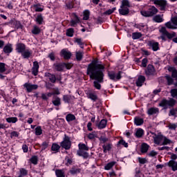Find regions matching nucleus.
<instances>
[{"instance_id": "nucleus-20", "label": "nucleus", "mask_w": 177, "mask_h": 177, "mask_svg": "<svg viewBox=\"0 0 177 177\" xmlns=\"http://www.w3.org/2000/svg\"><path fill=\"white\" fill-rule=\"evenodd\" d=\"M158 42H154V41H149V46L150 48H152V50L153 52H157V50H160V46H159Z\"/></svg>"}, {"instance_id": "nucleus-51", "label": "nucleus", "mask_w": 177, "mask_h": 177, "mask_svg": "<svg viewBox=\"0 0 177 177\" xmlns=\"http://www.w3.org/2000/svg\"><path fill=\"white\" fill-rule=\"evenodd\" d=\"M172 143V141L171 140L167 138V137L164 136L163 137V142L160 145V146H166L167 145H171Z\"/></svg>"}, {"instance_id": "nucleus-35", "label": "nucleus", "mask_w": 177, "mask_h": 177, "mask_svg": "<svg viewBox=\"0 0 177 177\" xmlns=\"http://www.w3.org/2000/svg\"><path fill=\"white\" fill-rule=\"evenodd\" d=\"M52 103L55 107H59L62 105V100L59 97H55L54 100L52 101Z\"/></svg>"}, {"instance_id": "nucleus-19", "label": "nucleus", "mask_w": 177, "mask_h": 177, "mask_svg": "<svg viewBox=\"0 0 177 177\" xmlns=\"http://www.w3.org/2000/svg\"><path fill=\"white\" fill-rule=\"evenodd\" d=\"M61 147L62 146L59 145V144L53 142L51 145V151H53V154H56V153H60Z\"/></svg>"}, {"instance_id": "nucleus-48", "label": "nucleus", "mask_w": 177, "mask_h": 177, "mask_svg": "<svg viewBox=\"0 0 177 177\" xmlns=\"http://www.w3.org/2000/svg\"><path fill=\"white\" fill-rule=\"evenodd\" d=\"M55 175L57 177H66V174H64V171L62 169H57L55 171Z\"/></svg>"}, {"instance_id": "nucleus-64", "label": "nucleus", "mask_w": 177, "mask_h": 177, "mask_svg": "<svg viewBox=\"0 0 177 177\" xmlns=\"http://www.w3.org/2000/svg\"><path fill=\"white\" fill-rule=\"evenodd\" d=\"M171 77L172 78H176V81H177V70L174 69L171 72Z\"/></svg>"}, {"instance_id": "nucleus-3", "label": "nucleus", "mask_w": 177, "mask_h": 177, "mask_svg": "<svg viewBox=\"0 0 177 177\" xmlns=\"http://www.w3.org/2000/svg\"><path fill=\"white\" fill-rule=\"evenodd\" d=\"M176 104V100L174 98H170V100H167L165 98L162 99L159 103L160 107H163L165 110H167L169 107H174Z\"/></svg>"}, {"instance_id": "nucleus-41", "label": "nucleus", "mask_w": 177, "mask_h": 177, "mask_svg": "<svg viewBox=\"0 0 177 177\" xmlns=\"http://www.w3.org/2000/svg\"><path fill=\"white\" fill-rule=\"evenodd\" d=\"M153 20L155 23H162V21H164V19H162V17L160 15H157L153 17Z\"/></svg>"}, {"instance_id": "nucleus-62", "label": "nucleus", "mask_w": 177, "mask_h": 177, "mask_svg": "<svg viewBox=\"0 0 177 177\" xmlns=\"http://www.w3.org/2000/svg\"><path fill=\"white\" fill-rule=\"evenodd\" d=\"M115 9H116L115 8H113L112 9H109L108 10L104 12V15L110 16V15H113V13H114V11L115 10Z\"/></svg>"}, {"instance_id": "nucleus-25", "label": "nucleus", "mask_w": 177, "mask_h": 177, "mask_svg": "<svg viewBox=\"0 0 177 177\" xmlns=\"http://www.w3.org/2000/svg\"><path fill=\"white\" fill-rule=\"evenodd\" d=\"M119 15L121 16H128L129 15V8H120L118 10Z\"/></svg>"}, {"instance_id": "nucleus-38", "label": "nucleus", "mask_w": 177, "mask_h": 177, "mask_svg": "<svg viewBox=\"0 0 177 177\" xmlns=\"http://www.w3.org/2000/svg\"><path fill=\"white\" fill-rule=\"evenodd\" d=\"M120 8H131V3L129 2V0H122Z\"/></svg>"}, {"instance_id": "nucleus-21", "label": "nucleus", "mask_w": 177, "mask_h": 177, "mask_svg": "<svg viewBox=\"0 0 177 177\" xmlns=\"http://www.w3.org/2000/svg\"><path fill=\"white\" fill-rule=\"evenodd\" d=\"M145 123V120L139 116H136L134 118V125H136V127H140L141 125H143Z\"/></svg>"}, {"instance_id": "nucleus-17", "label": "nucleus", "mask_w": 177, "mask_h": 177, "mask_svg": "<svg viewBox=\"0 0 177 177\" xmlns=\"http://www.w3.org/2000/svg\"><path fill=\"white\" fill-rule=\"evenodd\" d=\"M95 125L97 127L98 129H104V128L107 127V120L102 119L100 122H96Z\"/></svg>"}, {"instance_id": "nucleus-39", "label": "nucleus", "mask_w": 177, "mask_h": 177, "mask_svg": "<svg viewBox=\"0 0 177 177\" xmlns=\"http://www.w3.org/2000/svg\"><path fill=\"white\" fill-rule=\"evenodd\" d=\"M32 34H33L34 35H38L41 34V28H39V27L36 25L34 26L32 30Z\"/></svg>"}, {"instance_id": "nucleus-8", "label": "nucleus", "mask_w": 177, "mask_h": 177, "mask_svg": "<svg viewBox=\"0 0 177 177\" xmlns=\"http://www.w3.org/2000/svg\"><path fill=\"white\" fill-rule=\"evenodd\" d=\"M8 26H14L17 30H23L24 28V26L23 24H21V22L20 21L16 20V19H12L10 21L7 23Z\"/></svg>"}, {"instance_id": "nucleus-34", "label": "nucleus", "mask_w": 177, "mask_h": 177, "mask_svg": "<svg viewBox=\"0 0 177 177\" xmlns=\"http://www.w3.org/2000/svg\"><path fill=\"white\" fill-rule=\"evenodd\" d=\"M116 164H117V162H115V161H111L110 162H108L104 166V169L106 171H110V169H111V168H113V167H114V165H115Z\"/></svg>"}, {"instance_id": "nucleus-22", "label": "nucleus", "mask_w": 177, "mask_h": 177, "mask_svg": "<svg viewBox=\"0 0 177 177\" xmlns=\"http://www.w3.org/2000/svg\"><path fill=\"white\" fill-rule=\"evenodd\" d=\"M87 97L88 99H90L93 102H96L99 97H97V95L96 93L92 92V91H88L87 93Z\"/></svg>"}, {"instance_id": "nucleus-36", "label": "nucleus", "mask_w": 177, "mask_h": 177, "mask_svg": "<svg viewBox=\"0 0 177 177\" xmlns=\"http://www.w3.org/2000/svg\"><path fill=\"white\" fill-rule=\"evenodd\" d=\"M27 175H28V170L24 168H20L19 175L17 177H24V176H27Z\"/></svg>"}, {"instance_id": "nucleus-11", "label": "nucleus", "mask_w": 177, "mask_h": 177, "mask_svg": "<svg viewBox=\"0 0 177 177\" xmlns=\"http://www.w3.org/2000/svg\"><path fill=\"white\" fill-rule=\"evenodd\" d=\"M53 68L55 70V71H58L59 73L64 71V62H58L53 64Z\"/></svg>"}, {"instance_id": "nucleus-55", "label": "nucleus", "mask_w": 177, "mask_h": 177, "mask_svg": "<svg viewBox=\"0 0 177 177\" xmlns=\"http://www.w3.org/2000/svg\"><path fill=\"white\" fill-rule=\"evenodd\" d=\"M41 147V151H44V150H46L48 147H49V142H44L40 146Z\"/></svg>"}, {"instance_id": "nucleus-52", "label": "nucleus", "mask_w": 177, "mask_h": 177, "mask_svg": "<svg viewBox=\"0 0 177 177\" xmlns=\"http://www.w3.org/2000/svg\"><path fill=\"white\" fill-rule=\"evenodd\" d=\"M165 78L167 80V85L169 86H171V85H174V79L172 77H171V76L169 75H166Z\"/></svg>"}, {"instance_id": "nucleus-40", "label": "nucleus", "mask_w": 177, "mask_h": 177, "mask_svg": "<svg viewBox=\"0 0 177 177\" xmlns=\"http://www.w3.org/2000/svg\"><path fill=\"white\" fill-rule=\"evenodd\" d=\"M6 121H7L9 124L10 123L16 124V122L19 121V119L16 117H10V118H7L6 119Z\"/></svg>"}, {"instance_id": "nucleus-14", "label": "nucleus", "mask_w": 177, "mask_h": 177, "mask_svg": "<svg viewBox=\"0 0 177 177\" xmlns=\"http://www.w3.org/2000/svg\"><path fill=\"white\" fill-rule=\"evenodd\" d=\"M153 143H155V145H161V142L164 140V136L160 133L157 134L156 137H153Z\"/></svg>"}, {"instance_id": "nucleus-12", "label": "nucleus", "mask_w": 177, "mask_h": 177, "mask_svg": "<svg viewBox=\"0 0 177 177\" xmlns=\"http://www.w3.org/2000/svg\"><path fill=\"white\" fill-rule=\"evenodd\" d=\"M155 5L160 6V10L164 11L167 8V0H158L155 1Z\"/></svg>"}, {"instance_id": "nucleus-16", "label": "nucleus", "mask_w": 177, "mask_h": 177, "mask_svg": "<svg viewBox=\"0 0 177 177\" xmlns=\"http://www.w3.org/2000/svg\"><path fill=\"white\" fill-rule=\"evenodd\" d=\"M146 82V77L140 75L138 76V80L136 81V86H143V84Z\"/></svg>"}, {"instance_id": "nucleus-15", "label": "nucleus", "mask_w": 177, "mask_h": 177, "mask_svg": "<svg viewBox=\"0 0 177 177\" xmlns=\"http://www.w3.org/2000/svg\"><path fill=\"white\" fill-rule=\"evenodd\" d=\"M15 50L17 52V53L22 54L26 50V44L23 43H17L16 44Z\"/></svg>"}, {"instance_id": "nucleus-53", "label": "nucleus", "mask_w": 177, "mask_h": 177, "mask_svg": "<svg viewBox=\"0 0 177 177\" xmlns=\"http://www.w3.org/2000/svg\"><path fill=\"white\" fill-rule=\"evenodd\" d=\"M124 146V147H128V143L125 142L123 139H121L120 140L118 141L117 144V147H120V146Z\"/></svg>"}, {"instance_id": "nucleus-45", "label": "nucleus", "mask_w": 177, "mask_h": 177, "mask_svg": "<svg viewBox=\"0 0 177 177\" xmlns=\"http://www.w3.org/2000/svg\"><path fill=\"white\" fill-rule=\"evenodd\" d=\"M62 100L64 103L69 104L71 102V95H64L62 97Z\"/></svg>"}, {"instance_id": "nucleus-23", "label": "nucleus", "mask_w": 177, "mask_h": 177, "mask_svg": "<svg viewBox=\"0 0 177 177\" xmlns=\"http://www.w3.org/2000/svg\"><path fill=\"white\" fill-rule=\"evenodd\" d=\"M45 77L48 78L49 81L51 82L52 84H56V75L50 73H46Z\"/></svg>"}, {"instance_id": "nucleus-6", "label": "nucleus", "mask_w": 177, "mask_h": 177, "mask_svg": "<svg viewBox=\"0 0 177 177\" xmlns=\"http://www.w3.org/2000/svg\"><path fill=\"white\" fill-rule=\"evenodd\" d=\"M81 22L80 17L77 15V13L73 12L71 15V20L70 21L71 27H77V24Z\"/></svg>"}, {"instance_id": "nucleus-33", "label": "nucleus", "mask_w": 177, "mask_h": 177, "mask_svg": "<svg viewBox=\"0 0 177 177\" xmlns=\"http://www.w3.org/2000/svg\"><path fill=\"white\" fill-rule=\"evenodd\" d=\"M169 167L172 169V171H177V162L175 160H170L168 162Z\"/></svg>"}, {"instance_id": "nucleus-44", "label": "nucleus", "mask_w": 177, "mask_h": 177, "mask_svg": "<svg viewBox=\"0 0 177 177\" xmlns=\"http://www.w3.org/2000/svg\"><path fill=\"white\" fill-rule=\"evenodd\" d=\"M42 6L41 3H38L37 4L33 5V8H35V12H44V8H41Z\"/></svg>"}, {"instance_id": "nucleus-50", "label": "nucleus", "mask_w": 177, "mask_h": 177, "mask_svg": "<svg viewBox=\"0 0 177 177\" xmlns=\"http://www.w3.org/2000/svg\"><path fill=\"white\" fill-rule=\"evenodd\" d=\"M132 39H139L142 38V33L139 32H135L132 33Z\"/></svg>"}, {"instance_id": "nucleus-37", "label": "nucleus", "mask_w": 177, "mask_h": 177, "mask_svg": "<svg viewBox=\"0 0 177 177\" xmlns=\"http://www.w3.org/2000/svg\"><path fill=\"white\" fill-rule=\"evenodd\" d=\"M77 156L80 157H83V158L86 159L89 157V153L85 152V151H77Z\"/></svg>"}, {"instance_id": "nucleus-5", "label": "nucleus", "mask_w": 177, "mask_h": 177, "mask_svg": "<svg viewBox=\"0 0 177 177\" xmlns=\"http://www.w3.org/2000/svg\"><path fill=\"white\" fill-rule=\"evenodd\" d=\"M60 146L65 150H70V149H71V140H70V137H68V136L66 134L64 135L63 141L60 142Z\"/></svg>"}, {"instance_id": "nucleus-54", "label": "nucleus", "mask_w": 177, "mask_h": 177, "mask_svg": "<svg viewBox=\"0 0 177 177\" xmlns=\"http://www.w3.org/2000/svg\"><path fill=\"white\" fill-rule=\"evenodd\" d=\"M35 135L36 136H41L42 135V128L41 126H37L35 128Z\"/></svg>"}, {"instance_id": "nucleus-30", "label": "nucleus", "mask_w": 177, "mask_h": 177, "mask_svg": "<svg viewBox=\"0 0 177 177\" xmlns=\"http://www.w3.org/2000/svg\"><path fill=\"white\" fill-rule=\"evenodd\" d=\"M4 53H12L13 52V48H12V44H8L3 47Z\"/></svg>"}, {"instance_id": "nucleus-13", "label": "nucleus", "mask_w": 177, "mask_h": 177, "mask_svg": "<svg viewBox=\"0 0 177 177\" xmlns=\"http://www.w3.org/2000/svg\"><path fill=\"white\" fill-rule=\"evenodd\" d=\"M38 73H39V64L38 61H35L32 68V75L37 76L38 75Z\"/></svg>"}, {"instance_id": "nucleus-42", "label": "nucleus", "mask_w": 177, "mask_h": 177, "mask_svg": "<svg viewBox=\"0 0 177 177\" xmlns=\"http://www.w3.org/2000/svg\"><path fill=\"white\" fill-rule=\"evenodd\" d=\"M90 16H91V11H89V10H85L83 12V20H89Z\"/></svg>"}, {"instance_id": "nucleus-32", "label": "nucleus", "mask_w": 177, "mask_h": 177, "mask_svg": "<svg viewBox=\"0 0 177 177\" xmlns=\"http://www.w3.org/2000/svg\"><path fill=\"white\" fill-rule=\"evenodd\" d=\"M157 113H159L158 108H149L147 111V114L149 115H154V114H157Z\"/></svg>"}, {"instance_id": "nucleus-9", "label": "nucleus", "mask_w": 177, "mask_h": 177, "mask_svg": "<svg viewBox=\"0 0 177 177\" xmlns=\"http://www.w3.org/2000/svg\"><path fill=\"white\" fill-rule=\"evenodd\" d=\"M59 55L63 57L64 60H70L73 56V54L71 52L68 50L67 48H64L60 51Z\"/></svg>"}, {"instance_id": "nucleus-27", "label": "nucleus", "mask_w": 177, "mask_h": 177, "mask_svg": "<svg viewBox=\"0 0 177 177\" xmlns=\"http://www.w3.org/2000/svg\"><path fill=\"white\" fill-rule=\"evenodd\" d=\"M144 135H145V130H143V129H141V128L138 129L135 133V136L136 138H138V139H140V138H143Z\"/></svg>"}, {"instance_id": "nucleus-58", "label": "nucleus", "mask_w": 177, "mask_h": 177, "mask_svg": "<svg viewBox=\"0 0 177 177\" xmlns=\"http://www.w3.org/2000/svg\"><path fill=\"white\" fill-rule=\"evenodd\" d=\"M171 96L173 97L174 99H177V88H172L170 91Z\"/></svg>"}, {"instance_id": "nucleus-26", "label": "nucleus", "mask_w": 177, "mask_h": 177, "mask_svg": "<svg viewBox=\"0 0 177 177\" xmlns=\"http://www.w3.org/2000/svg\"><path fill=\"white\" fill-rule=\"evenodd\" d=\"M21 55L24 59H30L32 55V51L30 50H25Z\"/></svg>"}, {"instance_id": "nucleus-10", "label": "nucleus", "mask_w": 177, "mask_h": 177, "mask_svg": "<svg viewBox=\"0 0 177 177\" xmlns=\"http://www.w3.org/2000/svg\"><path fill=\"white\" fill-rule=\"evenodd\" d=\"M24 88H26L28 93H30V92H32V91H35V90L38 89L37 84H31V83H25L24 84Z\"/></svg>"}, {"instance_id": "nucleus-61", "label": "nucleus", "mask_w": 177, "mask_h": 177, "mask_svg": "<svg viewBox=\"0 0 177 177\" xmlns=\"http://www.w3.org/2000/svg\"><path fill=\"white\" fill-rule=\"evenodd\" d=\"M87 138L88 139H89L90 140H93V139H95V138H97L96 134H95V131L92 132V133H89L87 135Z\"/></svg>"}, {"instance_id": "nucleus-18", "label": "nucleus", "mask_w": 177, "mask_h": 177, "mask_svg": "<svg viewBox=\"0 0 177 177\" xmlns=\"http://www.w3.org/2000/svg\"><path fill=\"white\" fill-rule=\"evenodd\" d=\"M66 120L67 122H71L74 121L75 124H78V120H77V118L75 117V115L73 113H68L66 115Z\"/></svg>"}, {"instance_id": "nucleus-24", "label": "nucleus", "mask_w": 177, "mask_h": 177, "mask_svg": "<svg viewBox=\"0 0 177 177\" xmlns=\"http://www.w3.org/2000/svg\"><path fill=\"white\" fill-rule=\"evenodd\" d=\"M35 21L38 24L39 26H42L45 21H44V16H42V14L39 13L37 15L36 19Z\"/></svg>"}, {"instance_id": "nucleus-2", "label": "nucleus", "mask_w": 177, "mask_h": 177, "mask_svg": "<svg viewBox=\"0 0 177 177\" xmlns=\"http://www.w3.org/2000/svg\"><path fill=\"white\" fill-rule=\"evenodd\" d=\"M143 17H153L156 14L158 13V9L154 6H148L140 12Z\"/></svg>"}, {"instance_id": "nucleus-1", "label": "nucleus", "mask_w": 177, "mask_h": 177, "mask_svg": "<svg viewBox=\"0 0 177 177\" xmlns=\"http://www.w3.org/2000/svg\"><path fill=\"white\" fill-rule=\"evenodd\" d=\"M104 70L106 66L99 59H93L87 66L86 74L94 81L93 86L98 91L102 89L100 84L104 82Z\"/></svg>"}, {"instance_id": "nucleus-63", "label": "nucleus", "mask_w": 177, "mask_h": 177, "mask_svg": "<svg viewBox=\"0 0 177 177\" xmlns=\"http://www.w3.org/2000/svg\"><path fill=\"white\" fill-rule=\"evenodd\" d=\"M99 140L100 143L104 145V143H106V142H109V138L104 136H101L100 137Z\"/></svg>"}, {"instance_id": "nucleus-59", "label": "nucleus", "mask_w": 177, "mask_h": 177, "mask_svg": "<svg viewBox=\"0 0 177 177\" xmlns=\"http://www.w3.org/2000/svg\"><path fill=\"white\" fill-rule=\"evenodd\" d=\"M65 161H66V165H67V167H68V165H71V164H73V158H71L68 156L65 157Z\"/></svg>"}, {"instance_id": "nucleus-60", "label": "nucleus", "mask_w": 177, "mask_h": 177, "mask_svg": "<svg viewBox=\"0 0 177 177\" xmlns=\"http://www.w3.org/2000/svg\"><path fill=\"white\" fill-rule=\"evenodd\" d=\"M84 57V55L81 52L76 53V59L77 62H81L82 60V58Z\"/></svg>"}, {"instance_id": "nucleus-46", "label": "nucleus", "mask_w": 177, "mask_h": 177, "mask_svg": "<svg viewBox=\"0 0 177 177\" xmlns=\"http://www.w3.org/2000/svg\"><path fill=\"white\" fill-rule=\"evenodd\" d=\"M66 37H74V28H68L66 30Z\"/></svg>"}, {"instance_id": "nucleus-4", "label": "nucleus", "mask_w": 177, "mask_h": 177, "mask_svg": "<svg viewBox=\"0 0 177 177\" xmlns=\"http://www.w3.org/2000/svg\"><path fill=\"white\" fill-rule=\"evenodd\" d=\"M108 77L111 81H120L121 78H122V76L121 74H122V71H119L117 74H115V71H107Z\"/></svg>"}, {"instance_id": "nucleus-49", "label": "nucleus", "mask_w": 177, "mask_h": 177, "mask_svg": "<svg viewBox=\"0 0 177 177\" xmlns=\"http://www.w3.org/2000/svg\"><path fill=\"white\" fill-rule=\"evenodd\" d=\"M75 42L80 46L81 49H84V42L82 41V39L81 38H75Z\"/></svg>"}, {"instance_id": "nucleus-29", "label": "nucleus", "mask_w": 177, "mask_h": 177, "mask_svg": "<svg viewBox=\"0 0 177 177\" xmlns=\"http://www.w3.org/2000/svg\"><path fill=\"white\" fill-rule=\"evenodd\" d=\"M79 150L77 151H88L89 147L86 146V145L84 143H79L78 145Z\"/></svg>"}, {"instance_id": "nucleus-7", "label": "nucleus", "mask_w": 177, "mask_h": 177, "mask_svg": "<svg viewBox=\"0 0 177 177\" xmlns=\"http://www.w3.org/2000/svg\"><path fill=\"white\" fill-rule=\"evenodd\" d=\"M147 77H154L156 75V68L151 64H149L145 70Z\"/></svg>"}, {"instance_id": "nucleus-43", "label": "nucleus", "mask_w": 177, "mask_h": 177, "mask_svg": "<svg viewBox=\"0 0 177 177\" xmlns=\"http://www.w3.org/2000/svg\"><path fill=\"white\" fill-rule=\"evenodd\" d=\"M80 172H81V169L76 167H72L70 170L71 175H77Z\"/></svg>"}, {"instance_id": "nucleus-47", "label": "nucleus", "mask_w": 177, "mask_h": 177, "mask_svg": "<svg viewBox=\"0 0 177 177\" xmlns=\"http://www.w3.org/2000/svg\"><path fill=\"white\" fill-rule=\"evenodd\" d=\"M29 161L33 165H37L38 164V157L37 156H32L30 159Z\"/></svg>"}, {"instance_id": "nucleus-57", "label": "nucleus", "mask_w": 177, "mask_h": 177, "mask_svg": "<svg viewBox=\"0 0 177 177\" xmlns=\"http://www.w3.org/2000/svg\"><path fill=\"white\" fill-rule=\"evenodd\" d=\"M138 160L139 164H141L142 165H143L145 164H147V162H148L147 159H146V158L138 157Z\"/></svg>"}, {"instance_id": "nucleus-31", "label": "nucleus", "mask_w": 177, "mask_h": 177, "mask_svg": "<svg viewBox=\"0 0 177 177\" xmlns=\"http://www.w3.org/2000/svg\"><path fill=\"white\" fill-rule=\"evenodd\" d=\"M149 148L150 145H147V143L143 142L141 145V153H147V151H149Z\"/></svg>"}, {"instance_id": "nucleus-28", "label": "nucleus", "mask_w": 177, "mask_h": 177, "mask_svg": "<svg viewBox=\"0 0 177 177\" xmlns=\"http://www.w3.org/2000/svg\"><path fill=\"white\" fill-rule=\"evenodd\" d=\"M112 148H113V144L108 143V144H106V145L104 144L102 145L103 153H104V154H106V153H107V151H110Z\"/></svg>"}, {"instance_id": "nucleus-56", "label": "nucleus", "mask_w": 177, "mask_h": 177, "mask_svg": "<svg viewBox=\"0 0 177 177\" xmlns=\"http://www.w3.org/2000/svg\"><path fill=\"white\" fill-rule=\"evenodd\" d=\"M167 38H168V39H173L175 38V37H176V32H173L171 33H169V32H168L166 35Z\"/></svg>"}]
</instances>
